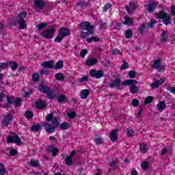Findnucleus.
<instances>
[{"label": "nucleus", "mask_w": 175, "mask_h": 175, "mask_svg": "<svg viewBox=\"0 0 175 175\" xmlns=\"http://www.w3.org/2000/svg\"><path fill=\"white\" fill-rule=\"evenodd\" d=\"M0 174L4 175L6 174V168L5 167V165L2 163H0Z\"/></svg>", "instance_id": "obj_33"}, {"label": "nucleus", "mask_w": 175, "mask_h": 175, "mask_svg": "<svg viewBox=\"0 0 175 175\" xmlns=\"http://www.w3.org/2000/svg\"><path fill=\"white\" fill-rule=\"evenodd\" d=\"M117 137H118V136L117 135V131L116 130L111 131L109 134L110 139L112 142H116V140H117Z\"/></svg>", "instance_id": "obj_23"}, {"label": "nucleus", "mask_w": 175, "mask_h": 175, "mask_svg": "<svg viewBox=\"0 0 175 175\" xmlns=\"http://www.w3.org/2000/svg\"><path fill=\"white\" fill-rule=\"evenodd\" d=\"M69 35H70V30H69L68 28L62 27L59 30V33L55 39V42L61 43V42H62V39L66 36H69Z\"/></svg>", "instance_id": "obj_5"}, {"label": "nucleus", "mask_w": 175, "mask_h": 175, "mask_svg": "<svg viewBox=\"0 0 175 175\" xmlns=\"http://www.w3.org/2000/svg\"><path fill=\"white\" fill-rule=\"evenodd\" d=\"M6 64H8V66H10L11 70H12L13 72L16 70L17 68H18V64L15 62H7Z\"/></svg>", "instance_id": "obj_18"}, {"label": "nucleus", "mask_w": 175, "mask_h": 175, "mask_svg": "<svg viewBox=\"0 0 175 175\" xmlns=\"http://www.w3.org/2000/svg\"><path fill=\"white\" fill-rule=\"evenodd\" d=\"M49 151L52 152L53 157L57 156V154L58 153V148L53 147V146H49Z\"/></svg>", "instance_id": "obj_29"}, {"label": "nucleus", "mask_w": 175, "mask_h": 175, "mask_svg": "<svg viewBox=\"0 0 175 175\" xmlns=\"http://www.w3.org/2000/svg\"><path fill=\"white\" fill-rule=\"evenodd\" d=\"M10 155L11 157H14L15 155H17V150H16V149L10 150Z\"/></svg>", "instance_id": "obj_55"}, {"label": "nucleus", "mask_w": 175, "mask_h": 175, "mask_svg": "<svg viewBox=\"0 0 175 175\" xmlns=\"http://www.w3.org/2000/svg\"><path fill=\"white\" fill-rule=\"evenodd\" d=\"M86 42H88V43H91V42H99V39L98 37L92 36L90 38H88L86 39Z\"/></svg>", "instance_id": "obj_31"}, {"label": "nucleus", "mask_w": 175, "mask_h": 175, "mask_svg": "<svg viewBox=\"0 0 175 175\" xmlns=\"http://www.w3.org/2000/svg\"><path fill=\"white\" fill-rule=\"evenodd\" d=\"M86 54H87V49H83L81 51L80 55L82 58H84Z\"/></svg>", "instance_id": "obj_57"}, {"label": "nucleus", "mask_w": 175, "mask_h": 175, "mask_svg": "<svg viewBox=\"0 0 175 175\" xmlns=\"http://www.w3.org/2000/svg\"><path fill=\"white\" fill-rule=\"evenodd\" d=\"M127 136L129 137H132L135 136V131L133 130H128L127 131Z\"/></svg>", "instance_id": "obj_51"}, {"label": "nucleus", "mask_w": 175, "mask_h": 175, "mask_svg": "<svg viewBox=\"0 0 175 175\" xmlns=\"http://www.w3.org/2000/svg\"><path fill=\"white\" fill-rule=\"evenodd\" d=\"M157 110L160 113H162L163 110L167 109L166 103L165 101H159V103L157 105Z\"/></svg>", "instance_id": "obj_16"}, {"label": "nucleus", "mask_w": 175, "mask_h": 175, "mask_svg": "<svg viewBox=\"0 0 175 175\" xmlns=\"http://www.w3.org/2000/svg\"><path fill=\"white\" fill-rule=\"evenodd\" d=\"M16 107H18L21 105V98H18L14 101Z\"/></svg>", "instance_id": "obj_52"}, {"label": "nucleus", "mask_w": 175, "mask_h": 175, "mask_svg": "<svg viewBox=\"0 0 175 175\" xmlns=\"http://www.w3.org/2000/svg\"><path fill=\"white\" fill-rule=\"evenodd\" d=\"M170 92H171V94H174V95H175V88L174 87H171L169 89Z\"/></svg>", "instance_id": "obj_64"}, {"label": "nucleus", "mask_w": 175, "mask_h": 175, "mask_svg": "<svg viewBox=\"0 0 175 175\" xmlns=\"http://www.w3.org/2000/svg\"><path fill=\"white\" fill-rule=\"evenodd\" d=\"M38 90L40 91V92H43V94H49L50 92V89L46 87V85H44L43 83L40 85Z\"/></svg>", "instance_id": "obj_20"}, {"label": "nucleus", "mask_w": 175, "mask_h": 175, "mask_svg": "<svg viewBox=\"0 0 175 175\" xmlns=\"http://www.w3.org/2000/svg\"><path fill=\"white\" fill-rule=\"evenodd\" d=\"M27 17V12H21L18 16V20H24Z\"/></svg>", "instance_id": "obj_37"}, {"label": "nucleus", "mask_w": 175, "mask_h": 175, "mask_svg": "<svg viewBox=\"0 0 175 175\" xmlns=\"http://www.w3.org/2000/svg\"><path fill=\"white\" fill-rule=\"evenodd\" d=\"M90 95V90L88 89L82 90L79 95L81 99H87Z\"/></svg>", "instance_id": "obj_19"}, {"label": "nucleus", "mask_w": 175, "mask_h": 175, "mask_svg": "<svg viewBox=\"0 0 175 175\" xmlns=\"http://www.w3.org/2000/svg\"><path fill=\"white\" fill-rule=\"evenodd\" d=\"M111 8V5L109 3H107L103 7V10H104V12H107L109 10V9H110Z\"/></svg>", "instance_id": "obj_54"}, {"label": "nucleus", "mask_w": 175, "mask_h": 175, "mask_svg": "<svg viewBox=\"0 0 175 175\" xmlns=\"http://www.w3.org/2000/svg\"><path fill=\"white\" fill-rule=\"evenodd\" d=\"M42 126H44L45 131L47 133H54V132H55V129H57V126H59V120H58V117H55L51 123L49 122H44L42 124Z\"/></svg>", "instance_id": "obj_2"}, {"label": "nucleus", "mask_w": 175, "mask_h": 175, "mask_svg": "<svg viewBox=\"0 0 175 175\" xmlns=\"http://www.w3.org/2000/svg\"><path fill=\"white\" fill-rule=\"evenodd\" d=\"M98 64V59L96 58H89L85 60V65L87 66H94Z\"/></svg>", "instance_id": "obj_15"}, {"label": "nucleus", "mask_w": 175, "mask_h": 175, "mask_svg": "<svg viewBox=\"0 0 175 175\" xmlns=\"http://www.w3.org/2000/svg\"><path fill=\"white\" fill-rule=\"evenodd\" d=\"M148 150V149L147 148V144L146 143L139 144V151L142 152V154H146Z\"/></svg>", "instance_id": "obj_22"}, {"label": "nucleus", "mask_w": 175, "mask_h": 175, "mask_svg": "<svg viewBox=\"0 0 175 175\" xmlns=\"http://www.w3.org/2000/svg\"><path fill=\"white\" fill-rule=\"evenodd\" d=\"M72 161H73V157H72V156H68L66 159V164L68 165H72Z\"/></svg>", "instance_id": "obj_40"}, {"label": "nucleus", "mask_w": 175, "mask_h": 175, "mask_svg": "<svg viewBox=\"0 0 175 175\" xmlns=\"http://www.w3.org/2000/svg\"><path fill=\"white\" fill-rule=\"evenodd\" d=\"M49 25V23H40L38 25L37 28L38 31H41V29H43L45 27H47Z\"/></svg>", "instance_id": "obj_44"}, {"label": "nucleus", "mask_w": 175, "mask_h": 175, "mask_svg": "<svg viewBox=\"0 0 175 175\" xmlns=\"http://www.w3.org/2000/svg\"><path fill=\"white\" fill-rule=\"evenodd\" d=\"M137 8V4L135 3V1H130L129 6L126 7V10L128 12V13H132L133 10H136Z\"/></svg>", "instance_id": "obj_13"}, {"label": "nucleus", "mask_w": 175, "mask_h": 175, "mask_svg": "<svg viewBox=\"0 0 175 175\" xmlns=\"http://www.w3.org/2000/svg\"><path fill=\"white\" fill-rule=\"evenodd\" d=\"M129 76L130 79H135V77H136V72L133 70L129 71Z\"/></svg>", "instance_id": "obj_47"}, {"label": "nucleus", "mask_w": 175, "mask_h": 175, "mask_svg": "<svg viewBox=\"0 0 175 175\" xmlns=\"http://www.w3.org/2000/svg\"><path fill=\"white\" fill-rule=\"evenodd\" d=\"M7 143H15L16 146H21V138L18 137L17 133L12 132L7 137Z\"/></svg>", "instance_id": "obj_6"}, {"label": "nucleus", "mask_w": 175, "mask_h": 175, "mask_svg": "<svg viewBox=\"0 0 175 175\" xmlns=\"http://www.w3.org/2000/svg\"><path fill=\"white\" fill-rule=\"evenodd\" d=\"M137 81L135 80V79H128L126 81H124L122 83V85H124V87L126 85H131L130 87V92H131L133 94H137V92H139V90H140V88L136 85H135V84H137Z\"/></svg>", "instance_id": "obj_3"}, {"label": "nucleus", "mask_w": 175, "mask_h": 175, "mask_svg": "<svg viewBox=\"0 0 175 175\" xmlns=\"http://www.w3.org/2000/svg\"><path fill=\"white\" fill-rule=\"evenodd\" d=\"M25 117L26 118H32L33 117V113L31 111H26V113L25 114Z\"/></svg>", "instance_id": "obj_45"}, {"label": "nucleus", "mask_w": 175, "mask_h": 175, "mask_svg": "<svg viewBox=\"0 0 175 175\" xmlns=\"http://www.w3.org/2000/svg\"><path fill=\"white\" fill-rule=\"evenodd\" d=\"M62 68H64V62L59 61L54 67V69H62Z\"/></svg>", "instance_id": "obj_36"}, {"label": "nucleus", "mask_w": 175, "mask_h": 175, "mask_svg": "<svg viewBox=\"0 0 175 175\" xmlns=\"http://www.w3.org/2000/svg\"><path fill=\"white\" fill-rule=\"evenodd\" d=\"M141 166L144 170H147L150 167V163L148 161H143Z\"/></svg>", "instance_id": "obj_34"}, {"label": "nucleus", "mask_w": 175, "mask_h": 175, "mask_svg": "<svg viewBox=\"0 0 175 175\" xmlns=\"http://www.w3.org/2000/svg\"><path fill=\"white\" fill-rule=\"evenodd\" d=\"M128 63L126 62H124L123 64L122 65V66L120 67L121 70H125V69H126V68H128Z\"/></svg>", "instance_id": "obj_60"}, {"label": "nucleus", "mask_w": 175, "mask_h": 175, "mask_svg": "<svg viewBox=\"0 0 175 175\" xmlns=\"http://www.w3.org/2000/svg\"><path fill=\"white\" fill-rule=\"evenodd\" d=\"M94 142L96 143V144L99 146V144H102V143H103V138L102 137L95 138Z\"/></svg>", "instance_id": "obj_41"}, {"label": "nucleus", "mask_w": 175, "mask_h": 175, "mask_svg": "<svg viewBox=\"0 0 175 175\" xmlns=\"http://www.w3.org/2000/svg\"><path fill=\"white\" fill-rule=\"evenodd\" d=\"M117 163H118V160H115L109 163V166L113 167L116 166V165H117Z\"/></svg>", "instance_id": "obj_61"}, {"label": "nucleus", "mask_w": 175, "mask_h": 175, "mask_svg": "<svg viewBox=\"0 0 175 175\" xmlns=\"http://www.w3.org/2000/svg\"><path fill=\"white\" fill-rule=\"evenodd\" d=\"M7 100L8 103H11L12 105H13V103H14L16 100V98H14V97H9L8 96H7Z\"/></svg>", "instance_id": "obj_48"}, {"label": "nucleus", "mask_w": 175, "mask_h": 175, "mask_svg": "<svg viewBox=\"0 0 175 175\" xmlns=\"http://www.w3.org/2000/svg\"><path fill=\"white\" fill-rule=\"evenodd\" d=\"M157 18L162 20V23L165 24V25H169V24L172 23V17L170 16V14L163 11H161L157 14Z\"/></svg>", "instance_id": "obj_4"}, {"label": "nucleus", "mask_w": 175, "mask_h": 175, "mask_svg": "<svg viewBox=\"0 0 175 175\" xmlns=\"http://www.w3.org/2000/svg\"><path fill=\"white\" fill-rule=\"evenodd\" d=\"M29 165L31 166V167H39V161L36 159H31L29 163Z\"/></svg>", "instance_id": "obj_25"}, {"label": "nucleus", "mask_w": 175, "mask_h": 175, "mask_svg": "<svg viewBox=\"0 0 175 175\" xmlns=\"http://www.w3.org/2000/svg\"><path fill=\"white\" fill-rule=\"evenodd\" d=\"M18 24H19V29H25L27 27V22L24 19H18Z\"/></svg>", "instance_id": "obj_24"}, {"label": "nucleus", "mask_w": 175, "mask_h": 175, "mask_svg": "<svg viewBox=\"0 0 175 175\" xmlns=\"http://www.w3.org/2000/svg\"><path fill=\"white\" fill-rule=\"evenodd\" d=\"M59 126H60V129H62V131H66V129H69V128H70V124L66 122L62 123Z\"/></svg>", "instance_id": "obj_27"}, {"label": "nucleus", "mask_w": 175, "mask_h": 175, "mask_svg": "<svg viewBox=\"0 0 175 175\" xmlns=\"http://www.w3.org/2000/svg\"><path fill=\"white\" fill-rule=\"evenodd\" d=\"M161 36L162 42H166V40H167V33L165 31H163Z\"/></svg>", "instance_id": "obj_38"}, {"label": "nucleus", "mask_w": 175, "mask_h": 175, "mask_svg": "<svg viewBox=\"0 0 175 175\" xmlns=\"http://www.w3.org/2000/svg\"><path fill=\"white\" fill-rule=\"evenodd\" d=\"M67 117H68V118H71L72 120H73V118L76 117V112L75 111L68 112L67 113Z\"/></svg>", "instance_id": "obj_42"}, {"label": "nucleus", "mask_w": 175, "mask_h": 175, "mask_svg": "<svg viewBox=\"0 0 175 175\" xmlns=\"http://www.w3.org/2000/svg\"><path fill=\"white\" fill-rule=\"evenodd\" d=\"M131 103L133 107H137L139 106V100L133 98Z\"/></svg>", "instance_id": "obj_46"}, {"label": "nucleus", "mask_w": 175, "mask_h": 175, "mask_svg": "<svg viewBox=\"0 0 175 175\" xmlns=\"http://www.w3.org/2000/svg\"><path fill=\"white\" fill-rule=\"evenodd\" d=\"M0 68L1 69H8V64L6 62H0Z\"/></svg>", "instance_id": "obj_56"}, {"label": "nucleus", "mask_w": 175, "mask_h": 175, "mask_svg": "<svg viewBox=\"0 0 175 175\" xmlns=\"http://www.w3.org/2000/svg\"><path fill=\"white\" fill-rule=\"evenodd\" d=\"M56 80H58L59 81H62L65 79V77H64V75L61 72L55 74V76Z\"/></svg>", "instance_id": "obj_30"}, {"label": "nucleus", "mask_w": 175, "mask_h": 175, "mask_svg": "<svg viewBox=\"0 0 175 175\" xmlns=\"http://www.w3.org/2000/svg\"><path fill=\"white\" fill-rule=\"evenodd\" d=\"M35 105L37 109H44V107H46V106L47 105L46 101L42 100L36 101Z\"/></svg>", "instance_id": "obj_17"}, {"label": "nucleus", "mask_w": 175, "mask_h": 175, "mask_svg": "<svg viewBox=\"0 0 175 175\" xmlns=\"http://www.w3.org/2000/svg\"><path fill=\"white\" fill-rule=\"evenodd\" d=\"M158 2H152L148 5V12H152L155 9H157V5Z\"/></svg>", "instance_id": "obj_21"}, {"label": "nucleus", "mask_w": 175, "mask_h": 175, "mask_svg": "<svg viewBox=\"0 0 175 175\" xmlns=\"http://www.w3.org/2000/svg\"><path fill=\"white\" fill-rule=\"evenodd\" d=\"M41 128L42 126L40 124H36L31 127V130H33L34 132H38Z\"/></svg>", "instance_id": "obj_39"}, {"label": "nucleus", "mask_w": 175, "mask_h": 175, "mask_svg": "<svg viewBox=\"0 0 175 175\" xmlns=\"http://www.w3.org/2000/svg\"><path fill=\"white\" fill-rule=\"evenodd\" d=\"M3 98H5V93L1 91L0 92V102H3Z\"/></svg>", "instance_id": "obj_62"}, {"label": "nucleus", "mask_w": 175, "mask_h": 175, "mask_svg": "<svg viewBox=\"0 0 175 175\" xmlns=\"http://www.w3.org/2000/svg\"><path fill=\"white\" fill-rule=\"evenodd\" d=\"M81 28V38L82 39H87L88 36L94 35V27L88 22H83L80 25Z\"/></svg>", "instance_id": "obj_1"}, {"label": "nucleus", "mask_w": 175, "mask_h": 175, "mask_svg": "<svg viewBox=\"0 0 175 175\" xmlns=\"http://www.w3.org/2000/svg\"><path fill=\"white\" fill-rule=\"evenodd\" d=\"M145 30H146V25L144 24H142L141 27L138 29L139 33H143V32H144Z\"/></svg>", "instance_id": "obj_53"}, {"label": "nucleus", "mask_w": 175, "mask_h": 175, "mask_svg": "<svg viewBox=\"0 0 175 175\" xmlns=\"http://www.w3.org/2000/svg\"><path fill=\"white\" fill-rule=\"evenodd\" d=\"M152 100H154V98H152V96L147 97L146 98H145V100H144L145 105H148V103H151Z\"/></svg>", "instance_id": "obj_43"}, {"label": "nucleus", "mask_w": 175, "mask_h": 175, "mask_svg": "<svg viewBox=\"0 0 175 175\" xmlns=\"http://www.w3.org/2000/svg\"><path fill=\"white\" fill-rule=\"evenodd\" d=\"M125 35L126 39H131V38H132V36L133 35V31L131 29H129L126 31Z\"/></svg>", "instance_id": "obj_32"}, {"label": "nucleus", "mask_w": 175, "mask_h": 175, "mask_svg": "<svg viewBox=\"0 0 175 175\" xmlns=\"http://www.w3.org/2000/svg\"><path fill=\"white\" fill-rule=\"evenodd\" d=\"M54 120V114L53 113H49L46 116V122H53V120Z\"/></svg>", "instance_id": "obj_35"}, {"label": "nucleus", "mask_w": 175, "mask_h": 175, "mask_svg": "<svg viewBox=\"0 0 175 175\" xmlns=\"http://www.w3.org/2000/svg\"><path fill=\"white\" fill-rule=\"evenodd\" d=\"M55 32V29H54L53 27L47 29L43 32L42 38H44L45 39H53Z\"/></svg>", "instance_id": "obj_8"}, {"label": "nucleus", "mask_w": 175, "mask_h": 175, "mask_svg": "<svg viewBox=\"0 0 175 175\" xmlns=\"http://www.w3.org/2000/svg\"><path fill=\"white\" fill-rule=\"evenodd\" d=\"M157 24V21L156 20H151L150 23H149V27L150 28H153V27Z\"/></svg>", "instance_id": "obj_58"}, {"label": "nucleus", "mask_w": 175, "mask_h": 175, "mask_svg": "<svg viewBox=\"0 0 175 175\" xmlns=\"http://www.w3.org/2000/svg\"><path fill=\"white\" fill-rule=\"evenodd\" d=\"M112 54L113 55H117L118 54H121V53L120 52V50L115 49L112 50Z\"/></svg>", "instance_id": "obj_59"}, {"label": "nucleus", "mask_w": 175, "mask_h": 175, "mask_svg": "<svg viewBox=\"0 0 175 175\" xmlns=\"http://www.w3.org/2000/svg\"><path fill=\"white\" fill-rule=\"evenodd\" d=\"M12 120H13V116L10 113H7L3 118V120L1 121L2 126H8V125L10 124L12 122Z\"/></svg>", "instance_id": "obj_9"}, {"label": "nucleus", "mask_w": 175, "mask_h": 175, "mask_svg": "<svg viewBox=\"0 0 175 175\" xmlns=\"http://www.w3.org/2000/svg\"><path fill=\"white\" fill-rule=\"evenodd\" d=\"M91 77H94L95 79H100L105 75V71L103 70H95L92 69L90 72Z\"/></svg>", "instance_id": "obj_7"}, {"label": "nucleus", "mask_w": 175, "mask_h": 175, "mask_svg": "<svg viewBox=\"0 0 175 175\" xmlns=\"http://www.w3.org/2000/svg\"><path fill=\"white\" fill-rule=\"evenodd\" d=\"M39 79H40L39 74H38V73H34V74L32 75V80H33V81H38V80H39Z\"/></svg>", "instance_id": "obj_49"}, {"label": "nucleus", "mask_w": 175, "mask_h": 175, "mask_svg": "<svg viewBox=\"0 0 175 175\" xmlns=\"http://www.w3.org/2000/svg\"><path fill=\"white\" fill-rule=\"evenodd\" d=\"M44 6H46V3H44L43 0L34 1V9H36V10H42Z\"/></svg>", "instance_id": "obj_10"}, {"label": "nucleus", "mask_w": 175, "mask_h": 175, "mask_svg": "<svg viewBox=\"0 0 175 175\" xmlns=\"http://www.w3.org/2000/svg\"><path fill=\"white\" fill-rule=\"evenodd\" d=\"M58 102L62 103L66 100V96L64 95L59 96L57 98Z\"/></svg>", "instance_id": "obj_50"}, {"label": "nucleus", "mask_w": 175, "mask_h": 175, "mask_svg": "<svg viewBox=\"0 0 175 175\" xmlns=\"http://www.w3.org/2000/svg\"><path fill=\"white\" fill-rule=\"evenodd\" d=\"M133 23H134V21L132 19V18H131L128 16H126L124 17V25H132V24H133Z\"/></svg>", "instance_id": "obj_26"}, {"label": "nucleus", "mask_w": 175, "mask_h": 175, "mask_svg": "<svg viewBox=\"0 0 175 175\" xmlns=\"http://www.w3.org/2000/svg\"><path fill=\"white\" fill-rule=\"evenodd\" d=\"M163 83H165V79L163 78L152 83L150 84V87L153 89L158 88V87H159V85H162Z\"/></svg>", "instance_id": "obj_14"}, {"label": "nucleus", "mask_w": 175, "mask_h": 175, "mask_svg": "<svg viewBox=\"0 0 175 175\" xmlns=\"http://www.w3.org/2000/svg\"><path fill=\"white\" fill-rule=\"evenodd\" d=\"M171 14L172 16H175V5L171 6Z\"/></svg>", "instance_id": "obj_63"}, {"label": "nucleus", "mask_w": 175, "mask_h": 175, "mask_svg": "<svg viewBox=\"0 0 175 175\" xmlns=\"http://www.w3.org/2000/svg\"><path fill=\"white\" fill-rule=\"evenodd\" d=\"M161 63L162 61L161 59H158L157 60H156L153 65V69H157L158 72H162V70H163L165 68H163V66L161 64Z\"/></svg>", "instance_id": "obj_12"}, {"label": "nucleus", "mask_w": 175, "mask_h": 175, "mask_svg": "<svg viewBox=\"0 0 175 175\" xmlns=\"http://www.w3.org/2000/svg\"><path fill=\"white\" fill-rule=\"evenodd\" d=\"M111 88H118V90H122L121 88V80L120 78H116L109 84Z\"/></svg>", "instance_id": "obj_11"}, {"label": "nucleus", "mask_w": 175, "mask_h": 175, "mask_svg": "<svg viewBox=\"0 0 175 175\" xmlns=\"http://www.w3.org/2000/svg\"><path fill=\"white\" fill-rule=\"evenodd\" d=\"M42 66L43 68H51L53 66H54V62H44Z\"/></svg>", "instance_id": "obj_28"}]
</instances>
